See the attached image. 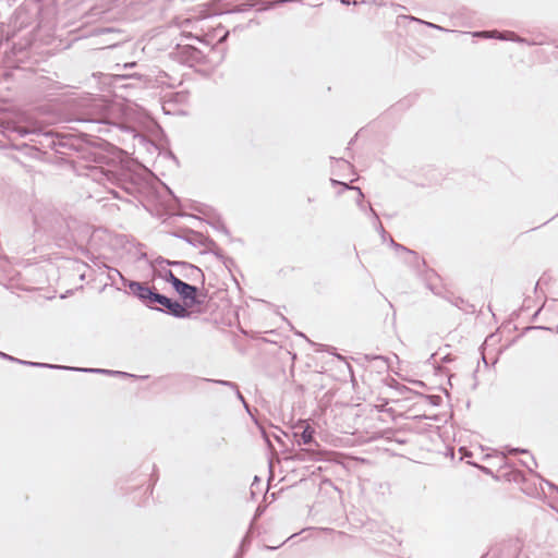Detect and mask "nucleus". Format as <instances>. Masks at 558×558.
I'll use <instances>...</instances> for the list:
<instances>
[{
    "instance_id": "nucleus-1",
    "label": "nucleus",
    "mask_w": 558,
    "mask_h": 558,
    "mask_svg": "<svg viewBox=\"0 0 558 558\" xmlns=\"http://www.w3.org/2000/svg\"><path fill=\"white\" fill-rule=\"evenodd\" d=\"M89 175L102 184L114 198L122 199V196L117 189L122 190L129 195H133L137 191V182L133 174L125 169L104 170L94 168L90 170Z\"/></svg>"
},
{
    "instance_id": "nucleus-2",
    "label": "nucleus",
    "mask_w": 558,
    "mask_h": 558,
    "mask_svg": "<svg viewBox=\"0 0 558 558\" xmlns=\"http://www.w3.org/2000/svg\"><path fill=\"white\" fill-rule=\"evenodd\" d=\"M116 272L119 275V278L124 287H128L131 291V293L136 296L144 305L151 310H159L157 306H153V300L154 296L157 293V290L155 288L148 287L144 282L129 280L119 271L116 270Z\"/></svg>"
},
{
    "instance_id": "nucleus-3",
    "label": "nucleus",
    "mask_w": 558,
    "mask_h": 558,
    "mask_svg": "<svg viewBox=\"0 0 558 558\" xmlns=\"http://www.w3.org/2000/svg\"><path fill=\"white\" fill-rule=\"evenodd\" d=\"M155 304H160L162 306V308L159 307L158 311H161L175 318H187L191 316V312L179 301L168 298L158 291L153 300V306H155Z\"/></svg>"
},
{
    "instance_id": "nucleus-4",
    "label": "nucleus",
    "mask_w": 558,
    "mask_h": 558,
    "mask_svg": "<svg viewBox=\"0 0 558 558\" xmlns=\"http://www.w3.org/2000/svg\"><path fill=\"white\" fill-rule=\"evenodd\" d=\"M172 288L182 298V300L184 301V306L186 308L201 305L203 303L197 298L198 288L196 286L186 283L180 279V281Z\"/></svg>"
},
{
    "instance_id": "nucleus-5",
    "label": "nucleus",
    "mask_w": 558,
    "mask_h": 558,
    "mask_svg": "<svg viewBox=\"0 0 558 558\" xmlns=\"http://www.w3.org/2000/svg\"><path fill=\"white\" fill-rule=\"evenodd\" d=\"M175 53L180 58L181 62L190 65L193 63H201L205 58L204 52L191 44H178Z\"/></svg>"
},
{
    "instance_id": "nucleus-6",
    "label": "nucleus",
    "mask_w": 558,
    "mask_h": 558,
    "mask_svg": "<svg viewBox=\"0 0 558 558\" xmlns=\"http://www.w3.org/2000/svg\"><path fill=\"white\" fill-rule=\"evenodd\" d=\"M87 117L80 119L81 122L90 124H108L109 107L101 100H97L93 106V112L87 113Z\"/></svg>"
},
{
    "instance_id": "nucleus-7",
    "label": "nucleus",
    "mask_w": 558,
    "mask_h": 558,
    "mask_svg": "<svg viewBox=\"0 0 558 558\" xmlns=\"http://www.w3.org/2000/svg\"><path fill=\"white\" fill-rule=\"evenodd\" d=\"M177 265H178V268L180 269V275L182 277H184L185 279L192 280V281L201 280L202 282H204L205 276L198 267H196L187 262H184V264H177Z\"/></svg>"
},
{
    "instance_id": "nucleus-8",
    "label": "nucleus",
    "mask_w": 558,
    "mask_h": 558,
    "mask_svg": "<svg viewBox=\"0 0 558 558\" xmlns=\"http://www.w3.org/2000/svg\"><path fill=\"white\" fill-rule=\"evenodd\" d=\"M514 32L506 31V32H498V31H483V32H474L472 35L474 37H482V38H497L500 40H513Z\"/></svg>"
},
{
    "instance_id": "nucleus-9",
    "label": "nucleus",
    "mask_w": 558,
    "mask_h": 558,
    "mask_svg": "<svg viewBox=\"0 0 558 558\" xmlns=\"http://www.w3.org/2000/svg\"><path fill=\"white\" fill-rule=\"evenodd\" d=\"M315 430L310 425H306L304 429L298 434L294 433V437L296 438L298 445H307L311 446L312 444L317 445L314 438Z\"/></svg>"
},
{
    "instance_id": "nucleus-10",
    "label": "nucleus",
    "mask_w": 558,
    "mask_h": 558,
    "mask_svg": "<svg viewBox=\"0 0 558 558\" xmlns=\"http://www.w3.org/2000/svg\"><path fill=\"white\" fill-rule=\"evenodd\" d=\"M71 371L75 372H85V373H97V374H106L109 376H119V377H134V375L121 372V371H111V369H104V368H71Z\"/></svg>"
},
{
    "instance_id": "nucleus-11",
    "label": "nucleus",
    "mask_w": 558,
    "mask_h": 558,
    "mask_svg": "<svg viewBox=\"0 0 558 558\" xmlns=\"http://www.w3.org/2000/svg\"><path fill=\"white\" fill-rule=\"evenodd\" d=\"M154 276L163 279L165 281L169 282L172 287H174L180 281V279L170 269H154Z\"/></svg>"
},
{
    "instance_id": "nucleus-12",
    "label": "nucleus",
    "mask_w": 558,
    "mask_h": 558,
    "mask_svg": "<svg viewBox=\"0 0 558 558\" xmlns=\"http://www.w3.org/2000/svg\"><path fill=\"white\" fill-rule=\"evenodd\" d=\"M19 364L26 365V366H32V367H47V368H54V369H69V371H71V368H72V367H68V366H60V365L48 364V363H39V362H31V361H24V360H20Z\"/></svg>"
},
{
    "instance_id": "nucleus-13",
    "label": "nucleus",
    "mask_w": 558,
    "mask_h": 558,
    "mask_svg": "<svg viewBox=\"0 0 558 558\" xmlns=\"http://www.w3.org/2000/svg\"><path fill=\"white\" fill-rule=\"evenodd\" d=\"M368 213L371 214V216L373 218L374 228L377 231H383V240H385L387 232H386L385 228L383 227V223L380 222L377 213L374 210V208L371 205H368Z\"/></svg>"
},
{
    "instance_id": "nucleus-14",
    "label": "nucleus",
    "mask_w": 558,
    "mask_h": 558,
    "mask_svg": "<svg viewBox=\"0 0 558 558\" xmlns=\"http://www.w3.org/2000/svg\"><path fill=\"white\" fill-rule=\"evenodd\" d=\"M344 189L345 190H354V191H356L359 193V198L356 201L357 206L362 210H368V207L366 208L364 203H363L364 194H363L362 190L359 186H351L349 184H344Z\"/></svg>"
},
{
    "instance_id": "nucleus-15",
    "label": "nucleus",
    "mask_w": 558,
    "mask_h": 558,
    "mask_svg": "<svg viewBox=\"0 0 558 558\" xmlns=\"http://www.w3.org/2000/svg\"><path fill=\"white\" fill-rule=\"evenodd\" d=\"M211 226L222 232L223 234H226L227 236H230V232L228 230V228L226 227V225L220 220V219H216L215 221L211 222Z\"/></svg>"
},
{
    "instance_id": "nucleus-16",
    "label": "nucleus",
    "mask_w": 558,
    "mask_h": 558,
    "mask_svg": "<svg viewBox=\"0 0 558 558\" xmlns=\"http://www.w3.org/2000/svg\"><path fill=\"white\" fill-rule=\"evenodd\" d=\"M424 399L433 407H438L440 405L442 399L440 396H437V395H428V396H424Z\"/></svg>"
},
{
    "instance_id": "nucleus-17",
    "label": "nucleus",
    "mask_w": 558,
    "mask_h": 558,
    "mask_svg": "<svg viewBox=\"0 0 558 558\" xmlns=\"http://www.w3.org/2000/svg\"><path fill=\"white\" fill-rule=\"evenodd\" d=\"M206 380L215 383V384H218V385H222V386L229 387L232 390L236 389V386H238L235 383L229 381V380H222V379H206Z\"/></svg>"
},
{
    "instance_id": "nucleus-18",
    "label": "nucleus",
    "mask_w": 558,
    "mask_h": 558,
    "mask_svg": "<svg viewBox=\"0 0 558 558\" xmlns=\"http://www.w3.org/2000/svg\"><path fill=\"white\" fill-rule=\"evenodd\" d=\"M452 305L459 307V308H464L463 305L466 304V302L460 298V296H452V298H446Z\"/></svg>"
},
{
    "instance_id": "nucleus-19",
    "label": "nucleus",
    "mask_w": 558,
    "mask_h": 558,
    "mask_svg": "<svg viewBox=\"0 0 558 558\" xmlns=\"http://www.w3.org/2000/svg\"><path fill=\"white\" fill-rule=\"evenodd\" d=\"M397 251L407 252V253H409L410 255L413 256L415 263L420 262V257H418L417 253L412 251V250H410V248H408V247H405V246H403L402 244H398L397 245Z\"/></svg>"
},
{
    "instance_id": "nucleus-20",
    "label": "nucleus",
    "mask_w": 558,
    "mask_h": 558,
    "mask_svg": "<svg viewBox=\"0 0 558 558\" xmlns=\"http://www.w3.org/2000/svg\"><path fill=\"white\" fill-rule=\"evenodd\" d=\"M543 482H544V483H545V484H546V485H547L551 490L556 492V493H557V495H558V486H557V485L553 484L551 482H549V481H547V480H543ZM551 507L558 511V500H555V505H551Z\"/></svg>"
},
{
    "instance_id": "nucleus-21",
    "label": "nucleus",
    "mask_w": 558,
    "mask_h": 558,
    "mask_svg": "<svg viewBox=\"0 0 558 558\" xmlns=\"http://www.w3.org/2000/svg\"><path fill=\"white\" fill-rule=\"evenodd\" d=\"M235 391L236 398L243 403L244 408L248 411V404L246 403L243 395L239 390V387L236 386V389H233Z\"/></svg>"
},
{
    "instance_id": "nucleus-22",
    "label": "nucleus",
    "mask_w": 558,
    "mask_h": 558,
    "mask_svg": "<svg viewBox=\"0 0 558 558\" xmlns=\"http://www.w3.org/2000/svg\"><path fill=\"white\" fill-rule=\"evenodd\" d=\"M0 357L10 362L19 363L20 359L0 351Z\"/></svg>"
},
{
    "instance_id": "nucleus-23",
    "label": "nucleus",
    "mask_w": 558,
    "mask_h": 558,
    "mask_svg": "<svg viewBox=\"0 0 558 558\" xmlns=\"http://www.w3.org/2000/svg\"><path fill=\"white\" fill-rule=\"evenodd\" d=\"M411 20L413 21H416V22H420V23H423V21L418 20V19H415V17H411ZM425 25H427L428 27H433V28H437V29H440L442 31L444 28L438 26V25H435L433 23H429V22H424Z\"/></svg>"
},
{
    "instance_id": "nucleus-24",
    "label": "nucleus",
    "mask_w": 558,
    "mask_h": 558,
    "mask_svg": "<svg viewBox=\"0 0 558 558\" xmlns=\"http://www.w3.org/2000/svg\"><path fill=\"white\" fill-rule=\"evenodd\" d=\"M167 259L159 256L157 257L154 262H153V265H158V266H162L163 264H166Z\"/></svg>"
},
{
    "instance_id": "nucleus-25",
    "label": "nucleus",
    "mask_w": 558,
    "mask_h": 558,
    "mask_svg": "<svg viewBox=\"0 0 558 558\" xmlns=\"http://www.w3.org/2000/svg\"><path fill=\"white\" fill-rule=\"evenodd\" d=\"M509 453L511 454H515V453H527V450L525 449H519V448H510L509 450Z\"/></svg>"
},
{
    "instance_id": "nucleus-26",
    "label": "nucleus",
    "mask_w": 558,
    "mask_h": 558,
    "mask_svg": "<svg viewBox=\"0 0 558 558\" xmlns=\"http://www.w3.org/2000/svg\"><path fill=\"white\" fill-rule=\"evenodd\" d=\"M512 41H514V43H520V44H529V43H527V40H526L525 38L520 37V36H518L517 34H514V36H513V40H512Z\"/></svg>"
},
{
    "instance_id": "nucleus-27",
    "label": "nucleus",
    "mask_w": 558,
    "mask_h": 558,
    "mask_svg": "<svg viewBox=\"0 0 558 558\" xmlns=\"http://www.w3.org/2000/svg\"><path fill=\"white\" fill-rule=\"evenodd\" d=\"M175 264H184V262L183 260H169V259H167V262H166V265L173 266V267L178 268V265H175Z\"/></svg>"
},
{
    "instance_id": "nucleus-28",
    "label": "nucleus",
    "mask_w": 558,
    "mask_h": 558,
    "mask_svg": "<svg viewBox=\"0 0 558 558\" xmlns=\"http://www.w3.org/2000/svg\"><path fill=\"white\" fill-rule=\"evenodd\" d=\"M184 36H185L186 38H194V39H196L197 41H201V43H204V44H206V45H209V43H208V41H206L205 39H202V38H199V37H197V36H196V37H194L192 34L184 35Z\"/></svg>"
},
{
    "instance_id": "nucleus-29",
    "label": "nucleus",
    "mask_w": 558,
    "mask_h": 558,
    "mask_svg": "<svg viewBox=\"0 0 558 558\" xmlns=\"http://www.w3.org/2000/svg\"><path fill=\"white\" fill-rule=\"evenodd\" d=\"M136 65V62H128L125 64L122 65L123 69H131V68H134Z\"/></svg>"
},
{
    "instance_id": "nucleus-30",
    "label": "nucleus",
    "mask_w": 558,
    "mask_h": 558,
    "mask_svg": "<svg viewBox=\"0 0 558 558\" xmlns=\"http://www.w3.org/2000/svg\"><path fill=\"white\" fill-rule=\"evenodd\" d=\"M400 392L401 393H405V392H411V389L408 388L407 386L402 385L400 388H399Z\"/></svg>"
},
{
    "instance_id": "nucleus-31",
    "label": "nucleus",
    "mask_w": 558,
    "mask_h": 558,
    "mask_svg": "<svg viewBox=\"0 0 558 558\" xmlns=\"http://www.w3.org/2000/svg\"><path fill=\"white\" fill-rule=\"evenodd\" d=\"M366 359H372V360H381L384 362H386V357H384L383 355H378V356H372L369 357L368 355H366Z\"/></svg>"
},
{
    "instance_id": "nucleus-32",
    "label": "nucleus",
    "mask_w": 558,
    "mask_h": 558,
    "mask_svg": "<svg viewBox=\"0 0 558 558\" xmlns=\"http://www.w3.org/2000/svg\"><path fill=\"white\" fill-rule=\"evenodd\" d=\"M340 2L344 5H349L351 4V1L350 0H340ZM353 4H357L359 2L356 0L352 1Z\"/></svg>"
},
{
    "instance_id": "nucleus-33",
    "label": "nucleus",
    "mask_w": 558,
    "mask_h": 558,
    "mask_svg": "<svg viewBox=\"0 0 558 558\" xmlns=\"http://www.w3.org/2000/svg\"><path fill=\"white\" fill-rule=\"evenodd\" d=\"M229 36V32H226L219 39H218V43H222L227 39V37Z\"/></svg>"
},
{
    "instance_id": "nucleus-34",
    "label": "nucleus",
    "mask_w": 558,
    "mask_h": 558,
    "mask_svg": "<svg viewBox=\"0 0 558 558\" xmlns=\"http://www.w3.org/2000/svg\"><path fill=\"white\" fill-rule=\"evenodd\" d=\"M521 463L526 466L530 471H532V465L527 461L521 460Z\"/></svg>"
},
{
    "instance_id": "nucleus-35",
    "label": "nucleus",
    "mask_w": 558,
    "mask_h": 558,
    "mask_svg": "<svg viewBox=\"0 0 558 558\" xmlns=\"http://www.w3.org/2000/svg\"><path fill=\"white\" fill-rule=\"evenodd\" d=\"M263 437H264L265 441H266L268 445H270L269 437H268V435L266 434V432H265V430H263Z\"/></svg>"
},
{
    "instance_id": "nucleus-36",
    "label": "nucleus",
    "mask_w": 558,
    "mask_h": 558,
    "mask_svg": "<svg viewBox=\"0 0 558 558\" xmlns=\"http://www.w3.org/2000/svg\"><path fill=\"white\" fill-rule=\"evenodd\" d=\"M116 270H117V269H111V271H110V274H109V278H110V279H112V278H113V276H116V275L119 277V275L116 272Z\"/></svg>"
},
{
    "instance_id": "nucleus-37",
    "label": "nucleus",
    "mask_w": 558,
    "mask_h": 558,
    "mask_svg": "<svg viewBox=\"0 0 558 558\" xmlns=\"http://www.w3.org/2000/svg\"><path fill=\"white\" fill-rule=\"evenodd\" d=\"M330 181H331V184H333V185H336V184H341V185H343V186H344V184H345V183L339 182V181H337V180H335V179H331Z\"/></svg>"
},
{
    "instance_id": "nucleus-38",
    "label": "nucleus",
    "mask_w": 558,
    "mask_h": 558,
    "mask_svg": "<svg viewBox=\"0 0 558 558\" xmlns=\"http://www.w3.org/2000/svg\"><path fill=\"white\" fill-rule=\"evenodd\" d=\"M532 329H546V330H549L548 327H543V326H534V327H532Z\"/></svg>"
},
{
    "instance_id": "nucleus-39",
    "label": "nucleus",
    "mask_w": 558,
    "mask_h": 558,
    "mask_svg": "<svg viewBox=\"0 0 558 558\" xmlns=\"http://www.w3.org/2000/svg\"><path fill=\"white\" fill-rule=\"evenodd\" d=\"M390 243H391V245L397 250V245H398L399 243L395 242V240H393V239H390Z\"/></svg>"
},
{
    "instance_id": "nucleus-40",
    "label": "nucleus",
    "mask_w": 558,
    "mask_h": 558,
    "mask_svg": "<svg viewBox=\"0 0 558 558\" xmlns=\"http://www.w3.org/2000/svg\"><path fill=\"white\" fill-rule=\"evenodd\" d=\"M390 243H391V245L397 250V245H398L399 243L395 242V240H393V239H390Z\"/></svg>"
},
{
    "instance_id": "nucleus-41",
    "label": "nucleus",
    "mask_w": 558,
    "mask_h": 558,
    "mask_svg": "<svg viewBox=\"0 0 558 558\" xmlns=\"http://www.w3.org/2000/svg\"><path fill=\"white\" fill-rule=\"evenodd\" d=\"M214 254L218 257H222V255L220 254V250H216L214 251Z\"/></svg>"
},
{
    "instance_id": "nucleus-42",
    "label": "nucleus",
    "mask_w": 558,
    "mask_h": 558,
    "mask_svg": "<svg viewBox=\"0 0 558 558\" xmlns=\"http://www.w3.org/2000/svg\"><path fill=\"white\" fill-rule=\"evenodd\" d=\"M169 156L178 163L177 157L171 151L169 153Z\"/></svg>"
},
{
    "instance_id": "nucleus-43",
    "label": "nucleus",
    "mask_w": 558,
    "mask_h": 558,
    "mask_svg": "<svg viewBox=\"0 0 558 558\" xmlns=\"http://www.w3.org/2000/svg\"><path fill=\"white\" fill-rule=\"evenodd\" d=\"M260 513H262V510H260V508H258L254 519H256Z\"/></svg>"
},
{
    "instance_id": "nucleus-44",
    "label": "nucleus",
    "mask_w": 558,
    "mask_h": 558,
    "mask_svg": "<svg viewBox=\"0 0 558 558\" xmlns=\"http://www.w3.org/2000/svg\"><path fill=\"white\" fill-rule=\"evenodd\" d=\"M530 459H531L532 464L536 465L535 459L533 457H531Z\"/></svg>"
},
{
    "instance_id": "nucleus-45",
    "label": "nucleus",
    "mask_w": 558,
    "mask_h": 558,
    "mask_svg": "<svg viewBox=\"0 0 558 558\" xmlns=\"http://www.w3.org/2000/svg\"><path fill=\"white\" fill-rule=\"evenodd\" d=\"M279 546L267 547L268 549H277Z\"/></svg>"
},
{
    "instance_id": "nucleus-46",
    "label": "nucleus",
    "mask_w": 558,
    "mask_h": 558,
    "mask_svg": "<svg viewBox=\"0 0 558 558\" xmlns=\"http://www.w3.org/2000/svg\"><path fill=\"white\" fill-rule=\"evenodd\" d=\"M122 77H126L128 75L125 74H121ZM130 77H132L133 75H129Z\"/></svg>"
},
{
    "instance_id": "nucleus-47",
    "label": "nucleus",
    "mask_w": 558,
    "mask_h": 558,
    "mask_svg": "<svg viewBox=\"0 0 558 558\" xmlns=\"http://www.w3.org/2000/svg\"><path fill=\"white\" fill-rule=\"evenodd\" d=\"M556 331L558 332V325H557Z\"/></svg>"
},
{
    "instance_id": "nucleus-48",
    "label": "nucleus",
    "mask_w": 558,
    "mask_h": 558,
    "mask_svg": "<svg viewBox=\"0 0 558 558\" xmlns=\"http://www.w3.org/2000/svg\"><path fill=\"white\" fill-rule=\"evenodd\" d=\"M485 557H486V555H484L482 558H485Z\"/></svg>"
}]
</instances>
